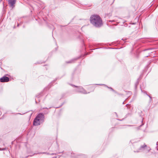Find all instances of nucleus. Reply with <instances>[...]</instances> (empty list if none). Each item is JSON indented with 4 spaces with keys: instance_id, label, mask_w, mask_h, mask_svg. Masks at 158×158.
<instances>
[{
    "instance_id": "f257e3e1",
    "label": "nucleus",
    "mask_w": 158,
    "mask_h": 158,
    "mask_svg": "<svg viewBox=\"0 0 158 158\" xmlns=\"http://www.w3.org/2000/svg\"><path fill=\"white\" fill-rule=\"evenodd\" d=\"M90 20L91 23L96 27H101L102 25L101 18L98 15H92Z\"/></svg>"
},
{
    "instance_id": "f03ea898",
    "label": "nucleus",
    "mask_w": 158,
    "mask_h": 158,
    "mask_svg": "<svg viewBox=\"0 0 158 158\" xmlns=\"http://www.w3.org/2000/svg\"><path fill=\"white\" fill-rule=\"evenodd\" d=\"M44 115L42 113H40L36 117V118L42 122L44 121Z\"/></svg>"
},
{
    "instance_id": "7ed1b4c3",
    "label": "nucleus",
    "mask_w": 158,
    "mask_h": 158,
    "mask_svg": "<svg viewBox=\"0 0 158 158\" xmlns=\"http://www.w3.org/2000/svg\"><path fill=\"white\" fill-rule=\"evenodd\" d=\"M9 81V78L6 76H4L0 79V81L1 82H7Z\"/></svg>"
},
{
    "instance_id": "20e7f679",
    "label": "nucleus",
    "mask_w": 158,
    "mask_h": 158,
    "mask_svg": "<svg viewBox=\"0 0 158 158\" xmlns=\"http://www.w3.org/2000/svg\"><path fill=\"white\" fill-rule=\"evenodd\" d=\"M16 0H8L9 4L12 8L15 7Z\"/></svg>"
},
{
    "instance_id": "39448f33",
    "label": "nucleus",
    "mask_w": 158,
    "mask_h": 158,
    "mask_svg": "<svg viewBox=\"0 0 158 158\" xmlns=\"http://www.w3.org/2000/svg\"><path fill=\"white\" fill-rule=\"evenodd\" d=\"M42 122L37 118H35L33 122V125L35 126H38Z\"/></svg>"
},
{
    "instance_id": "423d86ee",
    "label": "nucleus",
    "mask_w": 158,
    "mask_h": 158,
    "mask_svg": "<svg viewBox=\"0 0 158 158\" xmlns=\"http://www.w3.org/2000/svg\"><path fill=\"white\" fill-rule=\"evenodd\" d=\"M79 90H78V91L80 92L83 93L84 94H86V93L85 92L83 89L81 87H80L79 88Z\"/></svg>"
},
{
    "instance_id": "0eeeda50",
    "label": "nucleus",
    "mask_w": 158,
    "mask_h": 158,
    "mask_svg": "<svg viewBox=\"0 0 158 158\" xmlns=\"http://www.w3.org/2000/svg\"><path fill=\"white\" fill-rule=\"evenodd\" d=\"M99 85H103L102 84H99ZM104 85L105 86H106L108 88L110 89H111L112 90H114L113 89L111 88H110V87H108L107 86H106V85Z\"/></svg>"
},
{
    "instance_id": "6e6552de",
    "label": "nucleus",
    "mask_w": 158,
    "mask_h": 158,
    "mask_svg": "<svg viewBox=\"0 0 158 158\" xmlns=\"http://www.w3.org/2000/svg\"><path fill=\"white\" fill-rule=\"evenodd\" d=\"M146 147V145H144L142 146H141L140 147L141 148H143L145 147Z\"/></svg>"
},
{
    "instance_id": "1a4fd4ad",
    "label": "nucleus",
    "mask_w": 158,
    "mask_h": 158,
    "mask_svg": "<svg viewBox=\"0 0 158 158\" xmlns=\"http://www.w3.org/2000/svg\"><path fill=\"white\" fill-rule=\"evenodd\" d=\"M71 62H71V61H69V62H68L67 63H71Z\"/></svg>"
},
{
    "instance_id": "9d476101",
    "label": "nucleus",
    "mask_w": 158,
    "mask_h": 158,
    "mask_svg": "<svg viewBox=\"0 0 158 158\" xmlns=\"http://www.w3.org/2000/svg\"><path fill=\"white\" fill-rule=\"evenodd\" d=\"M48 109L46 107V108H43V109Z\"/></svg>"
},
{
    "instance_id": "9b49d317",
    "label": "nucleus",
    "mask_w": 158,
    "mask_h": 158,
    "mask_svg": "<svg viewBox=\"0 0 158 158\" xmlns=\"http://www.w3.org/2000/svg\"><path fill=\"white\" fill-rule=\"evenodd\" d=\"M72 157H76V156H72Z\"/></svg>"
},
{
    "instance_id": "f8f14e48",
    "label": "nucleus",
    "mask_w": 158,
    "mask_h": 158,
    "mask_svg": "<svg viewBox=\"0 0 158 158\" xmlns=\"http://www.w3.org/2000/svg\"><path fill=\"white\" fill-rule=\"evenodd\" d=\"M158 144V142H157L156 143V145H157Z\"/></svg>"
},
{
    "instance_id": "ddd939ff",
    "label": "nucleus",
    "mask_w": 158,
    "mask_h": 158,
    "mask_svg": "<svg viewBox=\"0 0 158 158\" xmlns=\"http://www.w3.org/2000/svg\"><path fill=\"white\" fill-rule=\"evenodd\" d=\"M148 96H149V97L151 99V97L150 96L148 95Z\"/></svg>"
},
{
    "instance_id": "4468645a",
    "label": "nucleus",
    "mask_w": 158,
    "mask_h": 158,
    "mask_svg": "<svg viewBox=\"0 0 158 158\" xmlns=\"http://www.w3.org/2000/svg\"><path fill=\"white\" fill-rule=\"evenodd\" d=\"M74 86H75V87H77V86H75V85H74Z\"/></svg>"
}]
</instances>
